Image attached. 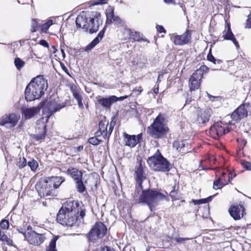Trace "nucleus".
<instances>
[{"label":"nucleus","instance_id":"423d86ee","mask_svg":"<svg viewBox=\"0 0 251 251\" xmlns=\"http://www.w3.org/2000/svg\"><path fill=\"white\" fill-rule=\"evenodd\" d=\"M166 123V115L159 113L151 125L148 127V133L155 138L162 137L169 131Z\"/></svg>","mask_w":251,"mask_h":251},{"label":"nucleus","instance_id":"393cba45","mask_svg":"<svg viewBox=\"0 0 251 251\" xmlns=\"http://www.w3.org/2000/svg\"><path fill=\"white\" fill-rule=\"evenodd\" d=\"M218 176H220L218 178H222L221 182H223L224 186L230 183L231 179H232V177H230L229 176V174L226 172H221L220 169H218V170L216 172V176L217 177Z\"/></svg>","mask_w":251,"mask_h":251},{"label":"nucleus","instance_id":"9b49d317","mask_svg":"<svg viewBox=\"0 0 251 251\" xmlns=\"http://www.w3.org/2000/svg\"><path fill=\"white\" fill-rule=\"evenodd\" d=\"M229 130L226 127L223 126L221 122L215 123L211 126L209 133L211 137L214 139H218L220 136L228 133Z\"/></svg>","mask_w":251,"mask_h":251},{"label":"nucleus","instance_id":"9d476101","mask_svg":"<svg viewBox=\"0 0 251 251\" xmlns=\"http://www.w3.org/2000/svg\"><path fill=\"white\" fill-rule=\"evenodd\" d=\"M20 118V115L18 114H6L0 118V126L11 128L16 126Z\"/></svg>","mask_w":251,"mask_h":251},{"label":"nucleus","instance_id":"e433bc0d","mask_svg":"<svg viewBox=\"0 0 251 251\" xmlns=\"http://www.w3.org/2000/svg\"><path fill=\"white\" fill-rule=\"evenodd\" d=\"M231 118H232L231 124L232 125L235 124V122L242 119L241 116L235 110L231 114Z\"/></svg>","mask_w":251,"mask_h":251},{"label":"nucleus","instance_id":"ea45409f","mask_svg":"<svg viewBox=\"0 0 251 251\" xmlns=\"http://www.w3.org/2000/svg\"><path fill=\"white\" fill-rule=\"evenodd\" d=\"M213 63L215 65H217V67L212 69L213 70H220L222 69L223 66V61L220 59H216V61H214Z\"/></svg>","mask_w":251,"mask_h":251},{"label":"nucleus","instance_id":"aec40b11","mask_svg":"<svg viewBox=\"0 0 251 251\" xmlns=\"http://www.w3.org/2000/svg\"><path fill=\"white\" fill-rule=\"evenodd\" d=\"M202 76H199L194 72L189 78V87L190 90L195 91L199 88Z\"/></svg>","mask_w":251,"mask_h":251},{"label":"nucleus","instance_id":"4468645a","mask_svg":"<svg viewBox=\"0 0 251 251\" xmlns=\"http://www.w3.org/2000/svg\"><path fill=\"white\" fill-rule=\"evenodd\" d=\"M228 212L233 219L238 220L243 217L245 213V208L241 204L232 205L229 208Z\"/></svg>","mask_w":251,"mask_h":251},{"label":"nucleus","instance_id":"603ef678","mask_svg":"<svg viewBox=\"0 0 251 251\" xmlns=\"http://www.w3.org/2000/svg\"><path fill=\"white\" fill-rule=\"evenodd\" d=\"M143 91V89L141 87H139L138 88H135L133 90V92L136 94L137 96L140 95L142 92Z\"/></svg>","mask_w":251,"mask_h":251},{"label":"nucleus","instance_id":"1a4fd4ad","mask_svg":"<svg viewBox=\"0 0 251 251\" xmlns=\"http://www.w3.org/2000/svg\"><path fill=\"white\" fill-rule=\"evenodd\" d=\"M65 104L59 102L58 100L50 99L47 104L44 107L43 112L46 115V122L47 123L50 117L54 113L59 111L65 107Z\"/></svg>","mask_w":251,"mask_h":251},{"label":"nucleus","instance_id":"4c0bfd02","mask_svg":"<svg viewBox=\"0 0 251 251\" xmlns=\"http://www.w3.org/2000/svg\"><path fill=\"white\" fill-rule=\"evenodd\" d=\"M221 178H217V179L213 182V189L217 190L221 189L223 186H224L223 184V182H221Z\"/></svg>","mask_w":251,"mask_h":251},{"label":"nucleus","instance_id":"338daca9","mask_svg":"<svg viewBox=\"0 0 251 251\" xmlns=\"http://www.w3.org/2000/svg\"><path fill=\"white\" fill-rule=\"evenodd\" d=\"M215 195H213V196H210L209 197H208V198H206V199H204L206 201V203L210 201L212 198L214 197Z\"/></svg>","mask_w":251,"mask_h":251},{"label":"nucleus","instance_id":"f704fd0d","mask_svg":"<svg viewBox=\"0 0 251 251\" xmlns=\"http://www.w3.org/2000/svg\"><path fill=\"white\" fill-rule=\"evenodd\" d=\"M209 70V68L205 65H202L200 68L195 71L196 75L199 76H202L203 73L206 72Z\"/></svg>","mask_w":251,"mask_h":251},{"label":"nucleus","instance_id":"6e6d98bb","mask_svg":"<svg viewBox=\"0 0 251 251\" xmlns=\"http://www.w3.org/2000/svg\"><path fill=\"white\" fill-rule=\"evenodd\" d=\"M156 29L159 33L164 32L166 33V30L162 25H157L156 26Z\"/></svg>","mask_w":251,"mask_h":251},{"label":"nucleus","instance_id":"5701e85b","mask_svg":"<svg viewBox=\"0 0 251 251\" xmlns=\"http://www.w3.org/2000/svg\"><path fill=\"white\" fill-rule=\"evenodd\" d=\"M67 174L69 175L75 181L82 179V172L75 168H69L67 171Z\"/></svg>","mask_w":251,"mask_h":251},{"label":"nucleus","instance_id":"0e129e2a","mask_svg":"<svg viewBox=\"0 0 251 251\" xmlns=\"http://www.w3.org/2000/svg\"><path fill=\"white\" fill-rule=\"evenodd\" d=\"M129 35L130 36H134V35L136 34H138V37H139V33H137L136 32H134V31H131V30H129Z\"/></svg>","mask_w":251,"mask_h":251},{"label":"nucleus","instance_id":"72a5a7b5","mask_svg":"<svg viewBox=\"0 0 251 251\" xmlns=\"http://www.w3.org/2000/svg\"><path fill=\"white\" fill-rule=\"evenodd\" d=\"M14 64L18 70H20L25 64V62L19 57H16L14 60Z\"/></svg>","mask_w":251,"mask_h":251},{"label":"nucleus","instance_id":"c85d7f7f","mask_svg":"<svg viewBox=\"0 0 251 251\" xmlns=\"http://www.w3.org/2000/svg\"><path fill=\"white\" fill-rule=\"evenodd\" d=\"M173 147L174 148H176V149L179 151H182V152H185L184 151V148L185 147H188L189 144L188 143H186V142L185 141H175L173 143Z\"/></svg>","mask_w":251,"mask_h":251},{"label":"nucleus","instance_id":"4be33fe9","mask_svg":"<svg viewBox=\"0 0 251 251\" xmlns=\"http://www.w3.org/2000/svg\"><path fill=\"white\" fill-rule=\"evenodd\" d=\"M40 111V108L38 106L26 108L23 109L22 114L25 119L26 120L30 119L33 117L36 114H38Z\"/></svg>","mask_w":251,"mask_h":251},{"label":"nucleus","instance_id":"4d7b16f0","mask_svg":"<svg viewBox=\"0 0 251 251\" xmlns=\"http://www.w3.org/2000/svg\"><path fill=\"white\" fill-rule=\"evenodd\" d=\"M50 26L44 23L41 26V30L45 32L49 29Z\"/></svg>","mask_w":251,"mask_h":251},{"label":"nucleus","instance_id":"ddd939ff","mask_svg":"<svg viewBox=\"0 0 251 251\" xmlns=\"http://www.w3.org/2000/svg\"><path fill=\"white\" fill-rule=\"evenodd\" d=\"M211 110L209 108L200 109L197 111V118L195 122L198 125H204L208 122L211 115Z\"/></svg>","mask_w":251,"mask_h":251},{"label":"nucleus","instance_id":"69168bd1","mask_svg":"<svg viewBox=\"0 0 251 251\" xmlns=\"http://www.w3.org/2000/svg\"><path fill=\"white\" fill-rule=\"evenodd\" d=\"M83 149V146H79L77 147H76V148H75V151L76 152H79V151H82Z\"/></svg>","mask_w":251,"mask_h":251},{"label":"nucleus","instance_id":"f257e3e1","mask_svg":"<svg viewBox=\"0 0 251 251\" xmlns=\"http://www.w3.org/2000/svg\"><path fill=\"white\" fill-rule=\"evenodd\" d=\"M65 181L63 177L51 176L38 181L35 188L41 197H55L56 189Z\"/></svg>","mask_w":251,"mask_h":251},{"label":"nucleus","instance_id":"052dcab7","mask_svg":"<svg viewBox=\"0 0 251 251\" xmlns=\"http://www.w3.org/2000/svg\"><path fill=\"white\" fill-rule=\"evenodd\" d=\"M17 230H18L19 233H22L24 235V237L25 238V234H26L27 233L25 232V229H24L22 228H17Z\"/></svg>","mask_w":251,"mask_h":251},{"label":"nucleus","instance_id":"c03bdc74","mask_svg":"<svg viewBox=\"0 0 251 251\" xmlns=\"http://www.w3.org/2000/svg\"><path fill=\"white\" fill-rule=\"evenodd\" d=\"M32 32H35L38 29V23L35 19H32L31 22Z\"/></svg>","mask_w":251,"mask_h":251},{"label":"nucleus","instance_id":"cd10ccee","mask_svg":"<svg viewBox=\"0 0 251 251\" xmlns=\"http://www.w3.org/2000/svg\"><path fill=\"white\" fill-rule=\"evenodd\" d=\"M71 90L73 94V96L77 100L79 108L80 109H83L84 108V106L82 102V98L81 96L79 94V93L77 92L76 88L72 87L71 89Z\"/></svg>","mask_w":251,"mask_h":251},{"label":"nucleus","instance_id":"a19ab883","mask_svg":"<svg viewBox=\"0 0 251 251\" xmlns=\"http://www.w3.org/2000/svg\"><path fill=\"white\" fill-rule=\"evenodd\" d=\"M26 164V159L24 157H23V158L20 157L19 158V161H18L17 165L19 167V168H20V169H22L25 166Z\"/></svg>","mask_w":251,"mask_h":251},{"label":"nucleus","instance_id":"7ed1b4c3","mask_svg":"<svg viewBox=\"0 0 251 251\" xmlns=\"http://www.w3.org/2000/svg\"><path fill=\"white\" fill-rule=\"evenodd\" d=\"M48 88L47 81L42 75L34 78L25 89V98L27 101H32L40 98Z\"/></svg>","mask_w":251,"mask_h":251},{"label":"nucleus","instance_id":"6ab92c4d","mask_svg":"<svg viewBox=\"0 0 251 251\" xmlns=\"http://www.w3.org/2000/svg\"><path fill=\"white\" fill-rule=\"evenodd\" d=\"M116 100L115 97H112V96L108 97H100L98 99V104L106 109H110L113 103H114V100Z\"/></svg>","mask_w":251,"mask_h":251},{"label":"nucleus","instance_id":"c756f323","mask_svg":"<svg viewBox=\"0 0 251 251\" xmlns=\"http://www.w3.org/2000/svg\"><path fill=\"white\" fill-rule=\"evenodd\" d=\"M58 238V236H54L53 237L50 243L49 246L46 249L47 251H57L56 249V243Z\"/></svg>","mask_w":251,"mask_h":251},{"label":"nucleus","instance_id":"7c9ffc66","mask_svg":"<svg viewBox=\"0 0 251 251\" xmlns=\"http://www.w3.org/2000/svg\"><path fill=\"white\" fill-rule=\"evenodd\" d=\"M76 188L77 191L80 193H83L86 190L84 183L82 181V179H80L76 181Z\"/></svg>","mask_w":251,"mask_h":251},{"label":"nucleus","instance_id":"20e7f679","mask_svg":"<svg viewBox=\"0 0 251 251\" xmlns=\"http://www.w3.org/2000/svg\"><path fill=\"white\" fill-rule=\"evenodd\" d=\"M100 14L97 12H82L76 18L75 23L77 27L84 29L89 31L90 33L96 32L100 26L98 17Z\"/></svg>","mask_w":251,"mask_h":251},{"label":"nucleus","instance_id":"e2e57ef3","mask_svg":"<svg viewBox=\"0 0 251 251\" xmlns=\"http://www.w3.org/2000/svg\"><path fill=\"white\" fill-rule=\"evenodd\" d=\"M4 242H5L7 245H9V246L12 245V240L9 239L8 237Z\"/></svg>","mask_w":251,"mask_h":251},{"label":"nucleus","instance_id":"13d9d810","mask_svg":"<svg viewBox=\"0 0 251 251\" xmlns=\"http://www.w3.org/2000/svg\"><path fill=\"white\" fill-rule=\"evenodd\" d=\"M107 0H95L93 5H98L106 3Z\"/></svg>","mask_w":251,"mask_h":251},{"label":"nucleus","instance_id":"2f4dec72","mask_svg":"<svg viewBox=\"0 0 251 251\" xmlns=\"http://www.w3.org/2000/svg\"><path fill=\"white\" fill-rule=\"evenodd\" d=\"M106 16V24H111L113 23V21L115 17L114 13V9L111 10L109 12H107Z\"/></svg>","mask_w":251,"mask_h":251},{"label":"nucleus","instance_id":"864d4df0","mask_svg":"<svg viewBox=\"0 0 251 251\" xmlns=\"http://www.w3.org/2000/svg\"><path fill=\"white\" fill-rule=\"evenodd\" d=\"M7 238V235H6L3 232L0 230V240L3 242L6 240Z\"/></svg>","mask_w":251,"mask_h":251},{"label":"nucleus","instance_id":"bb28decb","mask_svg":"<svg viewBox=\"0 0 251 251\" xmlns=\"http://www.w3.org/2000/svg\"><path fill=\"white\" fill-rule=\"evenodd\" d=\"M249 107V104L245 103L239 106L236 110L237 113L241 116L242 118L246 117L248 115V108Z\"/></svg>","mask_w":251,"mask_h":251},{"label":"nucleus","instance_id":"de8ad7c7","mask_svg":"<svg viewBox=\"0 0 251 251\" xmlns=\"http://www.w3.org/2000/svg\"><path fill=\"white\" fill-rule=\"evenodd\" d=\"M207 60L211 62H214L216 61V58L213 56L210 51L209 52L207 55Z\"/></svg>","mask_w":251,"mask_h":251},{"label":"nucleus","instance_id":"39448f33","mask_svg":"<svg viewBox=\"0 0 251 251\" xmlns=\"http://www.w3.org/2000/svg\"><path fill=\"white\" fill-rule=\"evenodd\" d=\"M167 200L165 194L154 189L143 190L139 199L138 203L146 204L151 211H153L159 202Z\"/></svg>","mask_w":251,"mask_h":251},{"label":"nucleus","instance_id":"8fccbe9b","mask_svg":"<svg viewBox=\"0 0 251 251\" xmlns=\"http://www.w3.org/2000/svg\"><path fill=\"white\" fill-rule=\"evenodd\" d=\"M112 97H115L116 98V100H114V103L119 100H120V101L123 100L125 99L128 98V96H127V95H125L124 96H122V97H117L116 96L113 95V96H112Z\"/></svg>","mask_w":251,"mask_h":251},{"label":"nucleus","instance_id":"774afa93","mask_svg":"<svg viewBox=\"0 0 251 251\" xmlns=\"http://www.w3.org/2000/svg\"><path fill=\"white\" fill-rule=\"evenodd\" d=\"M50 27V26H51L52 25H53V21L52 20H50L49 21H48V22H47L46 23Z\"/></svg>","mask_w":251,"mask_h":251},{"label":"nucleus","instance_id":"49530a36","mask_svg":"<svg viewBox=\"0 0 251 251\" xmlns=\"http://www.w3.org/2000/svg\"><path fill=\"white\" fill-rule=\"evenodd\" d=\"M189 238H181V237H175L173 238V240L176 241L178 243H183L184 241L189 240Z\"/></svg>","mask_w":251,"mask_h":251},{"label":"nucleus","instance_id":"f3484780","mask_svg":"<svg viewBox=\"0 0 251 251\" xmlns=\"http://www.w3.org/2000/svg\"><path fill=\"white\" fill-rule=\"evenodd\" d=\"M123 136L125 139L126 145L132 148L134 147L140 142L142 137L141 133L136 136L134 135H130L125 132Z\"/></svg>","mask_w":251,"mask_h":251},{"label":"nucleus","instance_id":"37998d69","mask_svg":"<svg viewBox=\"0 0 251 251\" xmlns=\"http://www.w3.org/2000/svg\"><path fill=\"white\" fill-rule=\"evenodd\" d=\"M113 22H115V24L119 25L120 26L124 25L125 23L122 21L118 16H115Z\"/></svg>","mask_w":251,"mask_h":251},{"label":"nucleus","instance_id":"09e8293b","mask_svg":"<svg viewBox=\"0 0 251 251\" xmlns=\"http://www.w3.org/2000/svg\"><path fill=\"white\" fill-rule=\"evenodd\" d=\"M204 199H200V200H193V202L194 203V204H200L202 203H206V201Z\"/></svg>","mask_w":251,"mask_h":251},{"label":"nucleus","instance_id":"58836bf2","mask_svg":"<svg viewBox=\"0 0 251 251\" xmlns=\"http://www.w3.org/2000/svg\"><path fill=\"white\" fill-rule=\"evenodd\" d=\"M28 166L30 168L31 170L34 171L36 170L38 167V164L37 162L34 160L29 161L27 163Z\"/></svg>","mask_w":251,"mask_h":251},{"label":"nucleus","instance_id":"dca6fc26","mask_svg":"<svg viewBox=\"0 0 251 251\" xmlns=\"http://www.w3.org/2000/svg\"><path fill=\"white\" fill-rule=\"evenodd\" d=\"M36 134L33 135V138L37 140L44 139L47 132V126L44 122V118L38 121L36 127Z\"/></svg>","mask_w":251,"mask_h":251},{"label":"nucleus","instance_id":"412c9836","mask_svg":"<svg viewBox=\"0 0 251 251\" xmlns=\"http://www.w3.org/2000/svg\"><path fill=\"white\" fill-rule=\"evenodd\" d=\"M105 28L106 26H105L100 31L97 36L95 37L89 45L85 47L84 49L85 51H89V50H91L99 43L100 41L102 39L104 36Z\"/></svg>","mask_w":251,"mask_h":251},{"label":"nucleus","instance_id":"79ce46f5","mask_svg":"<svg viewBox=\"0 0 251 251\" xmlns=\"http://www.w3.org/2000/svg\"><path fill=\"white\" fill-rule=\"evenodd\" d=\"M0 226L2 229H8L9 226V223L8 220L3 219L0 223Z\"/></svg>","mask_w":251,"mask_h":251},{"label":"nucleus","instance_id":"2eb2a0df","mask_svg":"<svg viewBox=\"0 0 251 251\" xmlns=\"http://www.w3.org/2000/svg\"><path fill=\"white\" fill-rule=\"evenodd\" d=\"M191 38V31L187 30L185 33L181 35H175L171 37L174 43L177 46H182L187 44Z\"/></svg>","mask_w":251,"mask_h":251},{"label":"nucleus","instance_id":"c9c22d12","mask_svg":"<svg viewBox=\"0 0 251 251\" xmlns=\"http://www.w3.org/2000/svg\"><path fill=\"white\" fill-rule=\"evenodd\" d=\"M99 136L96 135L95 136L90 138L88 139V142L90 144L93 145H98L102 142V140L98 138Z\"/></svg>","mask_w":251,"mask_h":251},{"label":"nucleus","instance_id":"a211bd4d","mask_svg":"<svg viewBox=\"0 0 251 251\" xmlns=\"http://www.w3.org/2000/svg\"><path fill=\"white\" fill-rule=\"evenodd\" d=\"M136 180L137 182L136 187L140 189H143V181L146 179V176L144 172L142 164L140 163L135 172Z\"/></svg>","mask_w":251,"mask_h":251},{"label":"nucleus","instance_id":"f8f14e48","mask_svg":"<svg viewBox=\"0 0 251 251\" xmlns=\"http://www.w3.org/2000/svg\"><path fill=\"white\" fill-rule=\"evenodd\" d=\"M25 239L31 245L39 246L44 242L46 237L44 234L31 230L25 234Z\"/></svg>","mask_w":251,"mask_h":251},{"label":"nucleus","instance_id":"a18cd8bd","mask_svg":"<svg viewBox=\"0 0 251 251\" xmlns=\"http://www.w3.org/2000/svg\"><path fill=\"white\" fill-rule=\"evenodd\" d=\"M241 164L247 170H251V163L246 161H242Z\"/></svg>","mask_w":251,"mask_h":251},{"label":"nucleus","instance_id":"f03ea898","mask_svg":"<svg viewBox=\"0 0 251 251\" xmlns=\"http://www.w3.org/2000/svg\"><path fill=\"white\" fill-rule=\"evenodd\" d=\"M78 206L77 202H68L64 207L59 210L56 217L57 222L63 226H72L77 220Z\"/></svg>","mask_w":251,"mask_h":251},{"label":"nucleus","instance_id":"6e6552de","mask_svg":"<svg viewBox=\"0 0 251 251\" xmlns=\"http://www.w3.org/2000/svg\"><path fill=\"white\" fill-rule=\"evenodd\" d=\"M107 232V228L101 222H97L89 232L86 235L89 243H95L98 239L102 238Z\"/></svg>","mask_w":251,"mask_h":251},{"label":"nucleus","instance_id":"bf43d9fd","mask_svg":"<svg viewBox=\"0 0 251 251\" xmlns=\"http://www.w3.org/2000/svg\"><path fill=\"white\" fill-rule=\"evenodd\" d=\"M246 25L249 28H251V14H250L248 16V19L246 21Z\"/></svg>","mask_w":251,"mask_h":251},{"label":"nucleus","instance_id":"a878e982","mask_svg":"<svg viewBox=\"0 0 251 251\" xmlns=\"http://www.w3.org/2000/svg\"><path fill=\"white\" fill-rule=\"evenodd\" d=\"M108 126V122L106 121L101 120L99 123V129L96 132V135L97 136H100L102 135L103 137L104 133H105L106 128Z\"/></svg>","mask_w":251,"mask_h":251},{"label":"nucleus","instance_id":"0eeeda50","mask_svg":"<svg viewBox=\"0 0 251 251\" xmlns=\"http://www.w3.org/2000/svg\"><path fill=\"white\" fill-rule=\"evenodd\" d=\"M151 168L158 172H169L172 168L171 163L161 154L159 150L147 160Z\"/></svg>","mask_w":251,"mask_h":251},{"label":"nucleus","instance_id":"b1692460","mask_svg":"<svg viewBox=\"0 0 251 251\" xmlns=\"http://www.w3.org/2000/svg\"><path fill=\"white\" fill-rule=\"evenodd\" d=\"M224 40H231L235 45L236 48L238 49L239 48V45L236 39L234 37V35L231 30L230 25L227 24V30L226 33L223 35Z\"/></svg>","mask_w":251,"mask_h":251},{"label":"nucleus","instance_id":"680f3d73","mask_svg":"<svg viewBox=\"0 0 251 251\" xmlns=\"http://www.w3.org/2000/svg\"><path fill=\"white\" fill-rule=\"evenodd\" d=\"M175 188H176V186H174L173 187V190H172L170 193V196L172 197V198H174L175 197V194H176V191H175Z\"/></svg>","mask_w":251,"mask_h":251},{"label":"nucleus","instance_id":"3c124183","mask_svg":"<svg viewBox=\"0 0 251 251\" xmlns=\"http://www.w3.org/2000/svg\"><path fill=\"white\" fill-rule=\"evenodd\" d=\"M100 251H115V250L109 246H104L100 248Z\"/></svg>","mask_w":251,"mask_h":251},{"label":"nucleus","instance_id":"5fc2aeb1","mask_svg":"<svg viewBox=\"0 0 251 251\" xmlns=\"http://www.w3.org/2000/svg\"><path fill=\"white\" fill-rule=\"evenodd\" d=\"M39 44L44 47H46V48L49 47V45L48 43L45 40H43V39L39 41Z\"/></svg>","mask_w":251,"mask_h":251},{"label":"nucleus","instance_id":"473e14b6","mask_svg":"<svg viewBox=\"0 0 251 251\" xmlns=\"http://www.w3.org/2000/svg\"><path fill=\"white\" fill-rule=\"evenodd\" d=\"M114 124L112 122H111L109 126L108 129H107V128H106V130L105 132V133H104L103 135V138L105 139L109 140V138L112 132V131L114 128Z\"/></svg>","mask_w":251,"mask_h":251}]
</instances>
